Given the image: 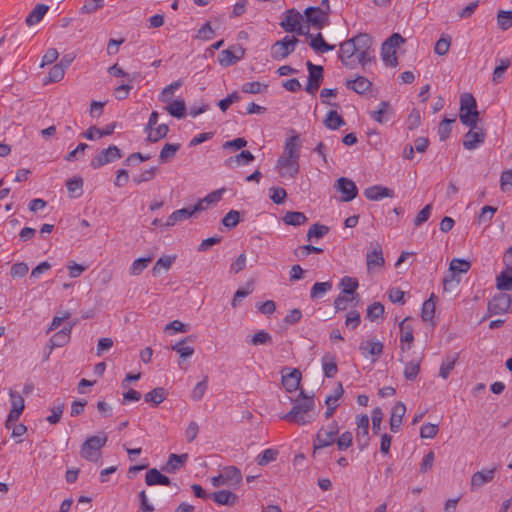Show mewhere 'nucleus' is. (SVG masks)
Instances as JSON below:
<instances>
[{
    "instance_id": "1",
    "label": "nucleus",
    "mask_w": 512,
    "mask_h": 512,
    "mask_svg": "<svg viewBox=\"0 0 512 512\" xmlns=\"http://www.w3.org/2000/svg\"><path fill=\"white\" fill-rule=\"evenodd\" d=\"M372 46V37L367 33H360L340 44L338 58L349 69H354L358 64L365 69L375 61Z\"/></svg>"
},
{
    "instance_id": "2",
    "label": "nucleus",
    "mask_w": 512,
    "mask_h": 512,
    "mask_svg": "<svg viewBox=\"0 0 512 512\" xmlns=\"http://www.w3.org/2000/svg\"><path fill=\"white\" fill-rule=\"evenodd\" d=\"M292 403V409L283 415L281 419L298 425H307L315 420V402L313 396H307L302 390L299 397L294 399Z\"/></svg>"
},
{
    "instance_id": "3",
    "label": "nucleus",
    "mask_w": 512,
    "mask_h": 512,
    "mask_svg": "<svg viewBox=\"0 0 512 512\" xmlns=\"http://www.w3.org/2000/svg\"><path fill=\"white\" fill-rule=\"evenodd\" d=\"M479 112L477 110V103L471 93H464L460 97V112L459 118L464 126L469 128H477Z\"/></svg>"
},
{
    "instance_id": "4",
    "label": "nucleus",
    "mask_w": 512,
    "mask_h": 512,
    "mask_svg": "<svg viewBox=\"0 0 512 512\" xmlns=\"http://www.w3.org/2000/svg\"><path fill=\"white\" fill-rule=\"evenodd\" d=\"M304 16L296 9H288L280 22V27L287 33H296L303 36H311L308 27L303 25Z\"/></svg>"
},
{
    "instance_id": "5",
    "label": "nucleus",
    "mask_w": 512,
    "mask_h": 512,
    "mask_svg": "<svg viewBox=\"0 0 512 512\" xmlns=\"http://www.w3.org/2000/svg\"><path fill=\"white\" fill-rule=\"evenodd\" d=\"M106 442L107 436L104 433L88 437L81 446V457L91 462H97L101 455L100 450Z\"/></svg>"
},
{
    "instance_id": "6",
    "label": "nucleus",
    "mask_w": 512,
    "mask_h": 512,
    "mask_svg": "<svg viewBox=\"0 0 512 512\" xmlns=\"http://www.w3.org/2000/svg\"><path fill=\"white\" fill-rule=\"evenodd\" d=\"M299 43V39L295 36H285L279 41H276L270 50L271 57L274 60H283L292 54L297 44Z\"/></svg>"
},
{
    "instance_id": "7",
    "label": "nucleus",
    "mask_w": 512,
    "mask_h": 512,
    "mask_svg": "<svg viewBox=\"0 0 512 512\" xmlns=\"http://www.w3.org/2000/svg\"><path fill=\"white\" fill-rule=\"evenodd\" d=\"M307 25L305 27H313L317 30L323 29L329 24V14L323 8L315 6L307 7L304 11Z\"/></svg>"
},
{
    "instance_id": "8",
    "label": "nucleus",
    "mask_w": 512,
    "mask_h": 512,
    "mask_svg": "<svg viewBox=\"0 0 512 512\" xmlns=\"http://www.w3.org/2000/svg\"><path fill=\"white\" fill-rule=\"evenodd\" d=\"M276 168L281 177L295 178L300 171L299 161L281 154L277 160Z\"/></svg>"
},
{
    "instance_id": "9",
    "label": "nucleus",
    "mask_w": 512,
    "mask_h": 512,
    "mask_svg": "<svg viewBox=\"0 0 512 512\" xmlns=\"http://www.w3.org/2000/svg\"><path fill=\"white\" fill-rule=\"evenodd\" d=\"M123 154L117 146H109L107 149H103L99 152L91 161V166L94 169H98L108 163L114 162L122 158Z\"/></svg>"
},
{
    "instance_id": "10",
    "label": "nucleus",
    "mask_w": 512,
    "mask_h": 512,
    "mask_svg": "<svg viewBox=\"0 0 512 512\" xmlns=\"http://www.w3.org/2000/svg\"><path fill=\"white\" fill-rule=\"evenodd\" d=\"M306 67L309 72L306 92L309 94H314L316 91H318L323 81L324 69L322 66L315 65L309 60L306 62Z\"/></svg>"
},
{
    "instance_id": "11",
    "label": "nucleus",
    "mask_w": 512,
    "mask_h": 512,
    "mask_svg": "<svg viewBox=\"0 0 512 512\" xmlns=\"http://www.w3.org/2000/svg\"><path fill=\"white\" fill-rule=\"evenodd\" d=\"M245 55V50L240 45L222 50L218 56L219 64L223 67H230L241 60Z\"/></svg>"
},
{
    "instance_id": "12",
    "label": "nucleus",
    "mask_w": 512,
    "mask_h": 512,
    "mask_svg": "<svg viewBox=\"0 0 512 512\" xmlns=\"http://www.w3.org/2000/svg\"><path fill=\"white\" fill-rule=\"evenodd\" d=\"M511 303V295L506 293H499L488 302V311L490 314L507 313L510 309Z\"/></svg>"
},
{
    "instance_id": "13",
    "label": "nucleus",
    "mask_w": 512,
    "mask_h": 512,
    "mask_svg": "<svg viewBox=\"0 0 512 512\" xmlns=\"http://www.w3.org/2000/svg\"><path fill=\"white\" fill-rule=\"evenodd\" d=\"M335 189L342 193L340 200L342 202H349L356 198L358 189L355 183L345 177L339 178L335 183Z\"/></svg>"
},
{
    "instance_id": "14",
    "label": "nucleus",
    "mask_w": 512,
    "mask_h": 512,
    "mask_svg": "<svg viewBox=\"0 0 512 512\" xmlns=\"http://www.w3.org/2000/svg\"><path fill=\"white\" fill-rule=\"evenodd\" d=\"M336 439L337 436L334 435L332 431H328L324 427L320 428L313 440V456H315L319 450L334 444Z\"/></svg>"
},
{
    "instance_id": "15",
    "label": "nucleus",
    "mask_w": 512,
    "mask_h": 512,
    "mask_svg": "<svg viewBox=\"0 0 512 512\" xmlns=\"http://www.w3.org/2000/svg\"><path fill=\"white\" fill-rule=\"evenodd\" d=\"M302 145L303 139L299 134L291 135L285 140L282 154L299 161Z\"/></svg>"
},
{
    "instance_id": "16",
    "label": "nucleus",
    "mask_w": 512,
    "mask_h": 512,
    "mask_svg": "<svg viewBox=\"0 0 512 512\" xmlns=\"http://www.w3.org/2000/svg\"><path fill=\"white\" fill-rule=\"evenodd\" d=\"M76 324V321L73 323H70L68 326H65L60 331L56 332L50 339V345H49V351L47 353L46 359H48L49 355L51 354L52 350L55 347H63L66 345L71 338V331L73 326Z\"/></svg>"
},
{
    "instance_id": "17",
    "label": "nucleus",
    "mask_w": 512,
    "mask_h": 512,
    "mask_svg": "<svg viewBox=\"0 0 512 512\" xmlns=\"http://www.w3.org/2000/svg\"><path fill=\"white\" fill-rule=\"evenodd\" d=\"M367 271L370 273L375 269L381 268L385 264L382 247L376 243L371 251L366 255Z\"/></svg>"
},
{
    "instance_id": "18",
    "label": "nucleus",
    "mask_w": 512,
    "mask_h": 512,
    "mask_svg": "<svg viewBox=\"0 0 512 512\" xmlns=\"http://www.w3.org/2000/svg\"><path fill=\"white\" fill-rule=\"evenodd\" d=\"M11 409L8 415V422H17L22 414L25 403L24 398L16 391H10Z\"/></svg>"
},
{
    "instance_id": "19",
    "label": "nucleus",
    "mask_w": 512,
    "mask_h": 512,
    "mask_svg": "<svg viewBox=\"0 0 512 512\" xmlns=\"http://www.w3.org/2000/svg\"><path fill=\"white\" fill-rule=\"evenodd\" d=\"M364 196L369 200L378 201L384 197H394V191L381 185H374L364 190Z\"/></svg>"
},
{
    "instance_id": "20",
    "label": "nucleus",
    "mask_w": 512,
    "mask_h": 512,
    "mask_svg": "<svg viewBox=\"0 0 512 512\" xmlns=\"http://www.w3.org/2000/svg\"><path fill=\"white\" fill-rule=\"evenodd\" d=\"M494 476L495 468L475 472L471 477L470 489L474 491L482 487L484 484L492 481Z\"/></svg>"
},
{
    "instance_id": "21",
    "label": "nucleus",
    "mask_w": 512,
    "mask_h": 512,
    "mask_svg": "<svg viewBox=\"0 0 512 512\" xmlns=\"http://www.w3.org/2000/svg\"><path fill=\"white\" fill-rule=\"evenodd\" d=\"M308 37L310 38L309 46L315 53L324 54L335 49V45L328 44L320 32Z\"/></svg>"
},
{
    "instance_id": "22",
    "label": "nucleus",
    "mask_w": 512,
    "mask_h": 512,
    "mask_svg": "<svg viewBox=\"0 0 512 512\" xmlns=\"http://www.w3.org/2000/svg\"><path fill=\"white\" fill-rule=\"evenodd\" d=\"M406 407L402 402H398L393 408L390 417V429L392 432L396 433L399 431V428L402 423V419L405 415Z\"/></svg>"
},
{
    "instance_id": "23",
    "label": "nucleus",
    "mask_w": 512,
    "mask_h": 512,
    "mask_svg": "<svg viewBox=\"0 0 512 512\" xmlns=\"http://www.w3.org/2000/svg\"><path fill=\"white\" fill-rule=\"evenodd\" d=\"M389 108L390 104L387 101H382L379 103L378 108L376 110L369 111L370 118L376 121L378 124H386L389 117Z\"/></svg>"
},
{
    "instance_id": "24",
    "label": "nucleus",
    "mask_w": 512,
    "mask_h": 512,
    "mask_svg": "<svg viewBox=\"0 0 512 512\" xmlns=\"http://www.w3.org/2000/svg\"><path fill=\"white\" fill-rule=\"evenodd\" d=\"M255 159L254 155L247 150L241 151L239 154L225 160V166L229 168L247 165Z\"/></svg>"
},
{
    "instance_id": "25",
    "label": "nucleus",
    "mask_w": 512,
    "mask_h": 512,
    "mask_svg": "<svg viewBox=\"0 0 512 512\" xmlns=\"http://www.w3.org/2000/svg\"><path fill=\"white\" fill-rule=\"evenodd\" d=\"M165 110L173 117L182 119L187 115V108L183 99H175L167 102Z\"/></svg>"
},
{
    "instance_id": "26",
    "label": "nucleus",
    "mask_w": 512,
    "mask_h": 512,
    "mask_svg": "<svg viewBox=\"0 0 512 512\" xmlns=\"http://www.w3.org/2000/svg\"><path fill=\"white\" fill-rule=\"evenodd\" d=\"M346 86L357 94H364L370 91L372 83L364 76H358L353 80H347Z\"/></svg>"
},
{
    "instance_id": "27",
    "label": "nucleus",
    "mask_w": 512,
    "mask_h": 512,
    "mask_svg": "<svg viewBox=\"0 0 512 512\" xmlns=\"http://www.w3.org/2000/svg\"><path fill=\"white\" fill-rule=\"evenodd\" d=\"M145 482L148 486L154 485H165L168 486L171 484L170 479L160 473L156 468H151L147 471L145 476Z\"/></svg>"
},
{
    "instance_id": "28",
    "label": "nucleus",
    "mask_w": 512,
    "mask_h": 512,
    "mask_svg": "<svg viewBox=\"0 0 512 512\" xmlns=\"http://www.w3.org/2000/svg\"><path fill=\"white\" fill-rule=\"evenodd\" d=\"M195 339V336L189 335L182 339L181 341L177 342L176 344L172 345L171 349L173 351H176L180 357L185 360L186 358L192 356L194 354V347L186 345V343L191 342Z\"/></svg>"
},
{
    "instance_id": "29",
    "label": "nucleus",
    "mask_w": 512,
    "mask_h": 512,
    "mask_svg": "<svg viewBox=\"0 0 512 512\" xmlns=\"http://www.w3.org/2000/svg\"><path fill=\"white\" fill-rule=\"evenodd\" d=\"M301 381V373L294 369L287 375L282 376V385L288 392H294L299 388Z\"/></svg>"
},
{
    "instance_id": "30",
    "label": "nucleus",
    "mask_w": 512,
    "mask_h": 512,
    "mask_svg": "<svg viewBox=\"0 0 512 512\" xmlns=\"http://www.w3.org/2000/svg\"><path fill=\"white\" fill-rule=\"evenodd\" d=\"M485 139L484 130L475 132L474 130H468L464 136L463 145L466 149H475Z\"/></svg>"
},
{
    "instance_id": "31",
    "label": "nucleus",
    "mask_w": 512,
    "mask_h": 512,
    "mask_svg": "<svg viewBox=\"0 0 512 512\" xmlns=\"http://www.w3.org/2000/svg\"><path fill=\"white\" fill-rule=\"evenodd\" d=\"M383 344L380 341L367 340L363 341L359 345V349L363 356H367L368 354L372 356H380L383 352Z\"/></svg>"
},
{
    "instance_id": "32",
    "label": "nucleus",
    "mask_w": 512,
    "mask_h": 512,
    "mask_svg": "<svg viewBox=\"0 0 512 512\" xmlns=\"http://www.w3.org/2000/svg\"><path fill=\"white\" fill-rule=\"evenodd\" d=\"M188 459V454H170L167 463L163 466V471L174 473L179 470Z\"/></svg>"
},
{
    "instance_id": "33",
    "label": "nucleus",
    "mask_w": 512,
    "mask_h": 512,
    "mask_svg": "<svg viewBox=\"0 0 512 512\" xmlns=\"http://www.w3.org/2000/svg\"><path fill=\"white\" fill-rule=\"evenodd\" d=\"M49 10V6L48 5H45V4H37L33 10L28 14V16L26 17V24L28 26H32V25H35L37 23H39L44 15L47 13V11Z\"/></svg>"
},
{
    "instance_id": "34",
    "label": "nucleus",
    "mask_w": 512,
    "mask_h": 512,
    "mask_svg": "<svg viewBox=\"0 0 512 512\" xmlns=\"http://www.w3.org/2000/svg\"><path fill=\"white\" fill-rule=\"evenodd\" d=\"M496 287L500 291H509L512 289V267H507L497 276Z\"/></svg>"
},
{
    "instance_id": "35",
    "label": "nucleus",
    "mask_w": 512,
    "mask_h": 512,
    "mask_svg": "<svg viewBox=\"0 0 512 512\" xmlns=\"http://www.w3.org/2000/svg\"><path fill=\"white\" fill-rule=\"evenodd\" d=\"M212 499L219 505L233 506L237 501V496L228 490H220L212 494Z\"/></svg>"
},
{
    "instance_id": "36",
    "label": "nucleus",
    "mask_w": 512,
    "mask_h": 512,
    "mask_svg": "<svg viewBox=\"0 0 512 512\" xmlns=\"http://www.w3.org/2000/svg\"><path fill=\"white\" fill-rule=\"evenodd\" d=\"M409 318H405L400 324V342H401V349L404 350V344H411L414 341L413 336V327L408 323Z\"/></svg>"
},
{
    "instance_id": "37",
    "label": "nucleus",
    "mask_w": 512,
    "mask_h": 512,
    "mask_svg": "<svg viewBox=\"0 0 512 512\" xmlns=\"http://www.w3.org/2000/svg\"><path fill=\"white\" fill-rule=\"evenodd\" d=\"M222 474L227 485H237L242 480V474L235 466L225 467Z\"/></svg>"
},
{
    "instance_id": "38",
    "label": "nucleus",
    "mask_w": 512,
    "mask_h": 512,
    "mask_svg": "<svg viewBox=\"0 0 512 512\" xmlns=\"http://www.w3.org/2000/svg\"><path fill=\"white\" fill-rule=\"evenodd\" d=\"M421 358H414L405 364L404 377L409 381H414L420 372Z\"/></svg>"
},
{
    "instance_id": "39",
    "label": "nucleus",
    "mask_w": 512,
    "mask_h": 512,
    "mask_svg": "<svg viewBox=\"0 0 512 512\" xmlns=\"http://www.w3.org/2000/svg\"><path fill=\"white\" fill-rule=\"evenodd\" d=\"M167 392L163 387H156L150 392L146 393L144 399L147 403H151L154 406L162 403L166 398Z\"/></svg>"
},
{
    "instance_id": "40",
    "label": "nucleus",
    "mask_w": 512,
    "mask_h": 512,
    "mask_svg": "<svg viewBox=\"0 0 512 512\" xmlns=\"http://www.w3.org/2000/svg\"><path fill=\"white\" fill-rule=\"evenodd\" d=\"M192 216L193 215H192L189 207L176 210L167 218L165 226L166 227H172L176 223H178L180 221H183L185 219H188V218H190Z\"/></svg>"
},
{
    "instance_id": "41",
    "label": "nucleus",
    "mask_w": 512,
    "mask_h": 512,
    "mask_svg": "<svg viewBox=\"0 0 512 512\" xmlns=\"http://www.w3.org/2000/svg\"><path fill=\"white\" fill-rule=\"evenodd\" d=\"M322 363H323L324 375L327 378H333L338 372V367H337L335 357L330 354H326L322 358Z\"/></svg>"
},
{
    "instance_id": "42",
    "label": "nucleus",
    "mask_w": 512,
    "mask_h": 512,
    "mask_svg": "<svg viewBox=\"0 0 512 512\" xmlns=\"http://www.w3.org/2000/svg\"><path fill=\"white\" fill-rule=\"evenodd\" d=\"M435 295L432 294L422 305L421 318L424 322L431 321L435 314Z\"/></svg>"
},
{
    "instance_id": "43",
    "label": "nucleus",
    "mask_w": 512,
    "mask_h": 512,
    "mask_svg": "<svg viewBox=\"0 0 512 512\" xmlns=\"http://www.w3.org/2000/svg\"><path fill=\"white\" fill-rule=\"evenodd\" d=\"M182 86V81L177 80L167 85L159 95V101L166 103L172 100L175 92Z\"/></svg>"
},
{
    "instance_id": "44",
    "label": "nucleus",
    "mask_w": 512,
    "mask_h": 512,
    "mask_svg": "<svg viewBox=\"0 0 512 512\" xmlns=\"http://www.w3.org/2000/svg\"><path fill=\"white\" fill-rule=\"evenodd\" d=\"M283 221L287 225L300 226L307 221V217L302 212L291 211L285 214Z\"/></svg>"
},
{
    "instance_id": "45",
    "label": "nucleus",
    "mask_w": 512,
    "mask_h": 512,
    "mask_svg": "<svg viewBox=\"0 0 512 512\" xmlns=\"http://www.w3.org/2000/svg\"><path fill=\"white\" fill-rule=\"evenodd\" d=\"M64 408H65V404L62 400H60V399L55 400L54 405L51 408L52 414L47 417V421L53 425L57 424L62 417Z\"/></svg>"
},
{
    "instance_id": "46",
    "label": "nucleus",
    "mask_w": 512,
    "mask_h": 512,
    "mask_svg": "<svg viewBox=\"0 0 512 512\" xmlns=\"http://www.w3.org/2000/svg\"><path fill=\"white\" fill-rule=\"evenodd\" d=\"M326 128H339L345 125V122L340 114L335 110H330L324 120Z\"/></svg>"
},
{
    "instance_id": "47",
    "label": "nucleus",
    "mask_w": 512,
    "mask_h": 512,
    "mask_svg": "<svg viewBox=\"0 0 512 512\" xmlns=\"http://www.w3.org/2000/svg\"><path fill=\"white\" fill-rule=\"evenodd\" d=\"M497 25L498 27L506 31L512 27V10H500L497 14Z\"/></svg>"
},
{
    "instance_id": "48",
    "label": "nucleus",
    "mask_w": 512,
    "mask_h": 512,
    "mask_svg": "<svg viewBox=\"0 0 512 512\" xmlns=\"http://www.w3.org/2000/svg\"><path fill=\"white\" fill-rule=\"evenodd\" d=\"M332 289V283L330 281L327 282H316L310 291V297L321 298L326 292Z\"/></svg>"
},
{
    "instance_id": "49",
    "label": "nucleus",
    "mask_w": 512,
    "mask_h": 512,
    "mask_svg": "<svg viewBox=\"0 0 512 512\" xmlns=\"http://www.w3.org/2000/svg\"><path fill=\"white\" fill-rule=\"evenodd\" d=\"M471 264L464 259L454 258L449 264V272H456L458 275L469 271Z\"/></svg>"
},
{
    "instance_id": "50",
    "label": "nucleus",
    "mask_w": 512,
    "mask_h": 512,
    "mask_svg": "<svg viewBox=\"0 0 512 512\" xmlns=\"http://www.w3.org/2000/svg\"><path fill=\"white\" fill-rule=\"evenodd\" d=\"M83 180L82 178L68 179L66 182L67 190L71 197H79L82 194Z\"/></svg>"
},
{
    "instance_id": "51",
    "label": "nucleus",
    "mask_w": 512,
    "mask_h": 512,
    "mask_svg": "<svg viewBox=\"0 0 512 512\" xmlns=\"http://www.w3.org/2000/svg\"><path fill=\"white\" fill-rule=\"evenodd\" d=\"M152 259V257H146L134 260L129 270L130 274L133 276L140 275L143 270L147 268Z\"/></svg>"
},
{
    "instance_id": "52",
    "label": "nucleus",
    "mask_w": 512,
    "mask_h": 512,
    "mask_svg": "<svg viewBox=\"0 0 512 512\" xmlns=\"http://www.w3.org/2000/svg\"><path fill=\"white\" fill-rule=\"evenodd\" d=\"M405 42V39L398 33L392 34L389 38H387L382 44V50H396L402 43Z\"/></svg>"
},
{
    "instance_id": "53",
    "label": "nucleus",
    "mask_w": 512,
    "mask_h": 512,
    "mask_svg": "<svg viewBox=\"0 0 512 512\" xmlns=\"http://www.w3.org/2000/svg\"><path fill=\"white\" fill-rule=\"evenodd\" d=\"M457 357L456 356H448L446 357L440 366L439 375L443 379H447L450 372L454 369Z\"/></svg>"
},
{
    "instance_id": "54",
    "label": "nucleus",
    "mask_w": 512,
    "mask_h": 512,
    "mask_svg": "<svg viewBox=\"0 0 512 512\" xmlns=\"http://www.w3.org/2000/svg\"><path fill=\"white\" fill-rule=\"evenodd\" d=\"M180 145L179 144H166L159 155V160L163 163L168 162L173 159L176 152L178 151Z\"/></svg>"
},
{
    "instance_id": "55",
    "label": "nucleus",
    "mask_w": 512,
    "mask_h": 512,
    "mask_svg": "<svg viewBox=\"0 0 512 512\" xmlns=\"http://www.w3.org/2000/svg\"><path fill=\"white\" fill-rule=\"evenodd\" d=\"M358 286V280L348 276L343 277L340 282L342 292L345 294H354Z\"/></svg>"
},
{
    "instance_id": "56",
    "label": "nucleus",
    "mask_w": 512,
    "mask_h": 512,
    "mask_svg": "<svg viewBox=\"0 0 512 512\" xmlns=\"http://www.w3.org/2000/svg\"><path fill=\"white\" fill-rule=\"evenodd\" d=\"M104 6V0H85L80 9L82 14H92Z\"/></svg>"
},
{
    "instance_id": "57",
    "label": "nucleus",
    "mask_w": 512,
    "mask_h": 512,
    "mask_svg": "<svg viewBox=\"0 0 512 512\" xmlns=\"http://www.w3.org/2000/svg\"><path fill=\"white\" fill-rule=\"evenodd\" d=\"M173 260L174 258H171L169 256L159 258L152 268V274L154 276H157L160 274L161 269L169 270L173 263Z\"/></svg>"
},
{
    "instance_id": "58",
    "label": "nucleus",
    "mask_w": 512,
    "mask_h": 512,
    "mask_svg": "<svg viewBox=\"0 0 512 512\" xmlns=\"http://www.w3.org/2000/svg\"><path fill=\"white\" fill-rule=\"evenodd\" d=\"M461 278L456 272H449L443 279V288L445 291L454 289L460 283Z\"/></svg>"
},
{
    "instance_id": "59",
    "label": "nucleus",
    "mask_w": 512,
    "mask_h": 512,
    "mask_svg": "<svg viewBox=\"0 0 512 512\" xmlns=\"http://www.w3.org/2000/svg\"><path fill=\"white\" fill-rule=\"evenodd\" d=\"M278 452L274 449H265L261 454L257 457V463L260 466H265L268 463L276 460Z\"/></svg>"
},
{
    "instance_id": "60",
    "label": "nucleus",
    "mask_w": 512,
    "mask_h": 512,
    "mask_svg": "<svg viewBox=\"0 0 512 512\" xmlns=\"http://www.w3.org/2000/svg\"><path fill=\"white\" fill-rule=\"evenodd\" d=\"M271 343H272L271 335L264 330H260L257 333H255L251 339V344L254 346L271 344Z\"/></svg>"
},
{
    "instance_id": "61",
    "label": "nucleus",
    "mask_w": 512,
    "mask_h": 512,
    "mask_svg": "<svg viewBox=\"0 0 512 512\" xmlns=\"http://www.w3.org/2000/svg\"><path fill=\"white\" fill-rule=\"evenodd\" d=\"M450 44L451 42L449 36L441 37L435 44L434 52L439 56H444L448 53Z\"/></svg>"
},
{
    "instance_id": "62",
    "label": "nucleus",
    "mask_w": 512,
    "mask_h": 512,
    "mask_svg": "<svg viewBox=\"0 0 512 512\" xmlns=\"http://www.w3.org/2000/svg\"><path fill=\"white\" fill-rule=\"evenodd\" d=\"M384 313V306L380 302H374L369 305L367 308V317L371 321H375L379 317H381Z\"/></svg>"
},
{
    "instance_id": "63",
    "label": "nucleus",
    "mask_w": 512,
    "mask_h": 512,
    "mask_svg": "<svg viewBox=\"0 0 512 512\" xmlns=\"http://www.w3.org/2000/svg\"><path fill=\"white\" fill-rule=\"evenodd\" d=\"M352 443H353V436H352V433L349 431L342 433L336 439V444L340 451H344V450L348 449L352 445Z\"/></svg>"
},
{
    "instance_id": "64",
    "label": "nucleus",
    "mask_w": 512,
    "mask_h": 512,
    "mask_svg": "<svg viewBox=\"0 0 512 512\" xmlns=\"http://www.w3.org/2000/svg\"><path fill=\"white\" fill-rule=\"evenodd\" d=\"M512 188V169L505 170L501 173L500 177V190L504 193L510 191Z\"/></svg>"
}]
</instances>
